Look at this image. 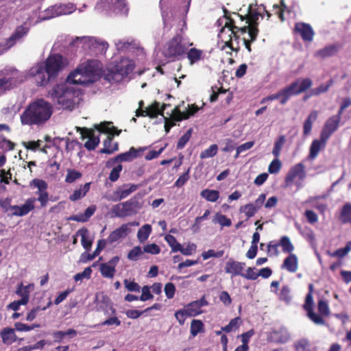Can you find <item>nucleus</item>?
<instances>
[{"instance_id": "nucleus-1", "label": "nucleus", "mask_w": 351, "mask_h": 351, "mask_svg": "<svg viewBox=\"0 0 351 351\" xmlns=\"http://www.w3.org/2000/svg\"><path fill=\"white\" fill-rule=\"evenodd\" d=\"M99 69V63L94 60L80 64L68 75L65 83L58 84L53 88L51 97L61 108L73 110L80 103L81 93L71 85H86L93 83L97 79Z\"/></svg>"}, {"instance_id": "nucleus-2", "label": "nucleus", "mask_w": 351, "mask_h": 351, "mask_svg": "<svg viewBox=\"0 0 351 351\" xmlns=\"http://www.w3.org/2000/svg\"><path fill=\"white\" fill-rule=\"evenodd\" d=\"M53 112V106L44 99H38L30 103L20 117L23 125L40 126L47 122Z\"/></svg>"}, {"instance_id": "nucleus-3", "label": "nucleus", "mask_w": 351, "mask_h": 351, "mask_svg": "<svg viewBox=\"0 0 351 351\" xmlns=\"http://www.w3.org/2000/svg\"><path fill=\"white\" fill-rule=\"evenodd\" d=\"M31 187H35L38 189L36 195L38 198H27L23 204L21 206H10L8 210L11 212V215L14 216L23 217L27 215L35 208V203L38 201L41 207H45L49 200V193L47 192L48 184L43 180L34 179L30 182Z\"/></svg>"}, {"instance_id": "nucleus-4", "label": "nucleus", "mask_w": 351, "mask_h": 351, "mask_svg": "<svg viewBox=\"0 0 351 351\" xmlns=\"http://www.w3.org/2000/svg\"><path fill=\"white\" fill-rule=\"evenodd\" d=\"M134 68V62L128 58H122L115 64L108 69L105 79L110 83H119L127 79Z\"/></svg>"}, {"instance_id": "nucleus-5", "label": "nucleus", "mask_w": 351, "mask_h": 351, "mask_svg": "<svg viewBox=\"0 0 351 351\" xmlns=\"http://www.w3.org/2000/svg\"><path fill=\"white\" fill-rule=\"evenodd\" d=\"M71 45L77 48L81 47L85 51L93 54L104 53L108 45L106 42L93 37H77Z\"/></svg>"}, {"instance_id": "nucleus-6", "label": "nucleus", "mask_w": 351, "mask_h": 351, "mask_svg": "<svg viewBox=\"0 0 351 351\" xmlns=\"http://www.w3.org/2000/svg\"><path fill=\"white\" fill-rule=\"evenodd\" d=\"M225 20L224 27L221 29L218 36L226 46L229 47L232 49H235L238 47L240 27L234 24V22L232 19L226 18Z\"/></svg>"}, {"instance_id": "nucleus-7", "label": "nucleus", "mask_w": 351, "mask_h": 351, "mask_svg": "<svg viewBox=\"0 0 351 351\" xmlns=\"http://www.w3.org/2000/svg\"><path fill=\"white\" fill-rule=\"evenodd\" d=\"M24 77V80L21 82L26 80L28 77L33 78L34 83L38 86H45L48 83L53 80L47 74V71L44 66V63H37L25 72H20Z\"/></svg>"}, {"instance_id": "nucleus-8", "label": "nucleus", "mask_w": 351, "mask_h": 351, "mask_svg": "<svg viewBox=\"0 0 351 351\" xmlns=\"http://www.w3.org/2000/svg\"><path fill=\"white\" fill-rule=\"evenodd\" d=\"M141 204L134 199L114 205L110 210L112 217L123 218L137 213L141 208Z\"/></svg>"}, {"instance_id": "nucleus-9", "label": "nucleus", "mask_w": 351, "mask_h": 351, "mask_svg": "<svg viewBox=\"0 0 351 351\" xmlns=\"http://www.w3.org/2000/svg\"><path fill=\"white\" fill-rule=\"evenodd\" d=\"M188 47L182 43V38L177 35L169 40L162 49L163 55L172 60L179 59V58L186 53Z\"/></svg>"}, {"instance_id": "nucleus-10", "label": "nucleus", "mask_w": 351, "mask_h": 351, "mask_svg": "<svg viewBox=\"0 0 351 351\" xmlns=\"http://www.w3.org/2000/svg\"><path fill=\"white\" fill-rule=\"evenodd\" d=\"M1 72L3 77L0 78V94L21 83L24 80L23 75L12 67H6Z\"/></svg>"}, {"instance_id": "nucleus-11", "label": "nucleus", "mask_w": 351, "mask_h": 351, "mask_svg": "<svg viewBox=\"0 0 351 351\" xmlns=\"http://www.w3.org/2000/svg\"><path fill=\"white\" fill-rule=\"evenodd\" d=\"M44 63L47 74L53 80L55 79L59 73L68 64L67 60L60 54L49 56Z\"/></svg>"}, {"instance_id": "nucleus-12", "label": "nucleus", "mask_w": 351, "mask_h": 351, "mask_svg": "<svg viewBox=\"0 0 351 351\" xmlns=\"http://www.w3.org/2000/svg\"><path fill=\"white\" fill-rule=\"evenodd\" d=\"M306 178L305 167L302 162L293 166L288 171L285 183L286 187H289L293 184L300 189L302 186V182Z\"/></svg>"}, {"instance_id": "nucleus-13", "label": "nucleus", "mask_w": 351, "mask_h": 351, "mask_svg": "<svg viewBox=\"0 0 351 351\" xmlns=\"http://www.w3.org/2000/svg\"><path fill=\"white\" fill-rule=\"evenodd\" d=\"M97 8L124 14L128 11L125 0H98Z\"/></svg>"}, {"instance_id": "nucleus-14", "label": "nucleus", "mask_w": 351, "mask_h": 351, "mask_svg": "<svg viewBox=\"0 0 351 351\" xmlns=\"http://www.w3.org/2000/svg\"><path fill=\"white\" fill-rule=\"evenodd\" d=\"M340 120L341 116L338 114L327 119L320 134L323 141H327L332 134L337 130Z\"/></svg>"}, {"instance_id": "nucleus-15", "label": "nucleus", "mask_w": 351, "mask_h": 351, "mask_svg": "<svg viewBox=\"0 0 351 351\" xmlns=\"http://www.w3.org/2000/svg\"><path fill=\"white\" fill-rule=\"evenodd\" d=\"M146 149V147H140L139 149H135L134 147H131L128 152L121 154L113 158L112 160L108 161L107 162V166H110L111 164H114L117 162H128L132 161L134 158L138 157V154L139 152H143Z\"/></svg>"}, {"instance_id": "nucleus-16", "label": "nucleus", "mask_w": 351, "mask_h": 351, "mask_svg": "<svg viewBox=\"0 0 351 351\" xmlns=\"http://www.w3.org/2000/svg\"><path fill=\"white\" fill-rule=\"evenodd\" d=\"M119 261V256H114L108 262L100 264L99 271L104 278H112L115 274V268Z\"/></svg>"}, {"instance_id": "nucleus-17", "label": "nucleus", "mask_w": 351, "mask_h": 351, "mask_svg": "<svg viewBox=\"0 0 351 351\" xmlns=\"http://www.w3.org/2000/svg\"><path fill=\"white\" fill-rule=\"evenodd\" d=\"M239 32L240 36H242L245 47L248 51H251L250 43L256 40L258 34V29L252 27L247 31L246 27H240Z\"/></svg>"}, {"instance_id": "nucleus-18", "label": "nucleus", "mask_w": 351, "mask_h": 351, "mask_svg": "<svg viewBox=\"0 0 351 351\" xmlns=\"http://www.w3.org/2000/svg\"><path fill=\"white\" fill-rule=\"evenodd\" d=\"M295 30L298 33L304 41L311 42L315 35L312 27L305 23H298L295 24Z\"/></svg>"}, {"instance_id": "nucleus-19", "label": "nucleus", "mask_w": 351, "mask_h": 351, "mask_svg": "<svg viewBox=\"0 0 351 351\" xmlns=\"http://www.w3.org/2000/svg\"><path fill=\"white\" fill-rule=\"evenodd\" d=\"M245 264L244 263L229 260L226 263L225 271L230 274L232 277L237 276H242L244 271Z\"/></svg>"}, {"instance_id": "nucleus-20", "label": "nucleus", "mask_w": 351, "mask_h": 351, "mask_svg": "<svg viewBox=\"0 0 351 351\" xmlns=\"http://www.w3.org/2000/svg\"><path fill=\"white\" fill-rule=\"evenodd\" d=\"M164 108L165 106L161 108L160 103L155 101L154 104L147 108L146 110H137L136 112V115L137 117L149 116L150 117L154 118L156 117L158 114H161L162 113Z\"/></svg>"}, {"instance_id": "nucleus-21", "label": "nucleus", "mask_w": 351, "mask_h": 351, "mask_svg": "<svg viewBox=\"0 0 351 351\" xmlns=\"http://www.w3.org/2000/svg\"><path fill=\"white\" fill-rule=\"evenodd\" d=\"M34 284H29L26 286H24L23 283L18 285L16 294L21 297L20 300L23 305H26L29 302L30 291L34 289Z\"/></svg>"}, {"instance_id": "nucleus-22", "label": "nucleus", "mask_w": 351, "mask_h": 351, "mask_svg": "<svg viewBox=\"0 0 351 351\" xmlns=\"http://www.w3.org/2000/svg\"><path fill=\"white\" fill-rule=\"evenodd\" d=\"M84 132H82V137L83 138H88V140L86 141L84 144V147L88 150L95 149L99 143V136H95L93 133V131H91L90 130H84Z\"/></svg>"}, {"instance_id": "nucleus-23", "label": "nucleus", "mask_w": 351, "mask_h": 351, "mask_svg": "<svg viewBox=\"0 0 351 351\" xmlns=\"http://www.w3.org/2000/svg\"><path fill=\"white\" fill-rule=\"evenodd\" d=\"M269 338L273 341L284 343L289 341L290 335L286 328H280L278 330L272 331Z\"/></svg>"}, {"instance_id": "nucleus-24", "label": "nucleus", "mask_w": 351, "mask_h": 351, "mask_svg": "<svg viewBox=\"0 0 351 351\" xmlns=\"http://www.w3.org/2000/svg\"><path fill=\"white\" fill-rule=\"evenodd\" d=\"M128 234L127 226L122 224L110 234L106 240V243H113L120 239L125 238Z\"/></svg>"}, {"instance_id": "nucleus-25", "label": "nucleus", "mask_w": 351, "mask_h": 351, "mask_svg": "<svg viewBox=\"0 0 351 351\" xmlns=\"http://www.w3.org/2000/svg\"><path fill=\"white\" fill-rule=\"evenodd\" d=\"M28 32V28L25 26L17 27L15 32L6 40L8 47H12L16 42L19 41Z\"/></svg>"}, {"instance_id": "nucleus-26", "label": "nucleus", "mask_w": 351, "mask_h": 351, "mask_svg": "<svg viewBox=\"0 0 351 351\" xmlns=\"http://www.w3.org/2000/svg\"><path fill=\"white\" fill-rule=\"evenodd\" d=\"M282 268L294 273L298 268V259L295 254L291 253L283 261Z\"/></svg>"}, {"instance_id": "nucleus-27", "label": "nucleus", "mask_w": 351, "mask_h": 351, "mask_svg": "<svg viewBox=\"0 0 351 351\" xmlns=\"http://www.w3.org/2000/svg\"><path fill=\"white\" fill-rule=\"evenodd\" d=\"M186 57L189 61V64L193 65L204 60L205 53L201 49L191 48L186 53Z\"/></svg>"}, {"instance_id": "nucleus-28", "label": "nucleus", "mask_w": 351, "mask_h": 351, "mask_svg": "<svg viewBox=\"0 0 351 351\" xmlns=\"http://www.w3.org/2000/svg\"><path fill=\"white\" fill-rule=\"evenodd\" d=\"M199 108L197 106L192 104L189 106V108L186 112H180L178 109H175L173 112V117L176 121L186 119L197 112Z\"/></svg>"}, {"instance_id": "nucleus-29", "label": "nucleus", "mask_w": 351, "mask_h": 351, "mask_svg": "<svg viewBox=\"0 0 351 351\" xmlns=\"http://www.w3.org/2000/svg\"><path fill=\"white\" fill-rule=\"evenodd\" d=\"M291 84L295 85V93L298 95L308 89L313 85V82L309 78H304L298 79Z\"/></svg>"}, {"instance_id": "nucleus-30", "label": "nucleus", "mask_w": 351, "mask_h": 351, "mask_svg": "<svg viewBox=\"0 0 351 351\" xmlns=\"http://www.w3.org/2000/svg\"><path fill=\"white\" fill-rule=\"evenodd\" d=\"M326 141H323V140L319 138V140H314L310 147V153L308 156V158L310 160H314L318 155L320 150L324 147Z\"/></svg>"}, {"instance_id": "nucleus-31", "label": "nucleus", "mask_w": 351, "mask_h": 351, "mask_svg": "<svg viewBox=\"0 0 351 351\" xmlns=\"http://www.w3.org/2000/svg\"><path fill=\"white\" fill-rule=\"evenodd\" d=\"M1 337L4 344L10 345L16 341V335L14 329L11 328H5L1 332Z\"/></svg>"}, {"instance_id": "nucleus-32", "label": "nucleus", "mask_w": 351, "mask_h": 351, "mask_svg": "<svg viewBox=\"0 0 351 351\" xmlns=\"http://www.w3.org/2000/svg\"><path fill=\"white\" fill-rule=\"evenodd\" d=\"M76 234L81 237L82 245L86 251H88L92 246L93 239L89 237L88 230L86 228L80 229Z\"/></svg>"}, {"instance_id": "nucleus-33", "label": "nucleus", "mask_w": 351, "mask_h": 351, "mask_svg": "<svg viewBox=\"0 0 351 351\" xmlns=\"http://www.w3.org/2000/svg\"><path fill=\"white\" fill-rule=\"evenodd\" d=\"M95 210L96 207L95 206H89L86 209L84 214L72 215L69 217V219L75 221L86 222L94 214Z\"/></svg>"}, {"instance_id": "nucleus-34", "label": "nucleus", "mask_w": 351, "mask_h": 351, "mask_svg": "<svg viewBox=\"0 0 351 351\" xmlns=\"http://www.w3.org/2000/svg\"><path fill=\"white\" fill-rule=\"evenodd\" d=\"M318 112L316 110H313L310 112L308 117L304 122L303 133L304 135L307 136L310 134L312 130L313 123L317 118Z\"/></svg>"}, {"instance_id": "nucleus-35", "label": "nucleus", "mask_w": 351, "mask_h": 351, "mask_svg": "<svg viewBox=\"0 0 351 351\" xmlns=\"http://www.w3.org/2000/svg\"><path fill=\"white\" fill-rule=\"evenodd\" d=\"M294 87L295 85L290 84L289 86L278 92L280 97V102L281 104H286L288 99L291 96L297 95L296 93H295Z\"/></svg>"}, {"instance_id": "nucleus-36", "label": "nucleus", "mask_w": 351, "mask_h": 351, "mask_svg": "<svg viewBox=\"0 0 351 351\" xmlns=\"http://www.w3.org/2000/svg\"><path fill=\"white\" fill-rule=\"evenodd\" d=\"M138 186L136 184L123 185L117 189L118 197L115 199H123L130 195L132 193L137 189Z\"/></svg>"}, {"instance_id": "nucleus-37", "label": "nucleus", "mask_w": 351, "mask_h": 351, "mask_svg": "<svg viewBox=\"0 0 351 351\" xmlns=\"http://www.w3.org/2000/svg\"><path fill=\"white\" fill-rule=\"evenodd\" d=\"M338 51V46L336 45H330L324 48L317 51L315 56L321 58H326L334 56Z\"/></svg>"}, {"instance_id": "nucleus-38", "label": "nucleus", "mask_w": 351, "mask_h": 351, "mask_svg": "<svg viewBox=\"0 0 351 351\" xmlns=\"http://www.w3.org/2000/svg\"><path fill=\"white\" fill-rule=\"evenodd\" d=\"M152 231L151 225L145 224L143 225L137 232V239L139 243H145L150 236Z\"/></svg>"}, {"instance_id": "nucleus-39", "label": "nucleus", "mask_w": 351, "mask_h": 351, "mask_svg": "<svg viewBox=\"0 0 351 351\" xmlns=\"http://www.w3.org/2000/svg\"><path fill=\"white\" fill-rule=\"evenodd\" d=\"M90 189V183L81 185L79 189L75 190L69 196L70 200L75 202L84 197Z\"/></svg>"}, {"instance_id": "nucleus-40", "label": "nucleus", "mask_w": 351, "mask_h": 351, "mask_svg": "<svg viewBox=\"0 0 351 351\" xmlns=\"http://www.w3.org/2000/svg\"><path fill=\"white\" fill-rule=\"evenodd\" d=\"M75 10V8L72 3L59 4L57 5V12L55 14V15L59 16L64 14H70L73 12Z\"/></svg>"}, {"instance_id": "nucleus-41", "label": "nucleus", "mask_w": 351, "mask_h": 351, "mask_svg": "<svg viewBox=\"0 0 351 351\" xmlns=\"http://www.w3.org/2000/svg\"><path fill=\"white\" fill-rule=\"evenodd\" d=\"M200 195L208 202H215L219 197V193L216 190L204 189Z\"/></svg>"}, {"instance_id": "nucleus-42", "label": "nucleus", "mask_w": 351, "mask_h": 351, "mask_svg": "<svg viewBox=\"0 0 351 351\" xmlns=\"http://www.w3.org/2000/svg\"><path fill=\"white\" fill-rule=\"evenodd\" d=\"M343 223H351V204H346L342 209L339 217Z\"/></svg>"}, {"instance_id": "nucleus-43", "label": "nucleus", "mask_w": 351, "mask_h": 351, "mask_svg": "<svg viewBox=\"0 0 351 351\" xmlns=\"http://www.w3.org/2000/svg\"><path fill=\"white\" fill-rule=\"evenodd\" d=\"M333 80H330L326 84H322L318 87L313 88L310 92L309 96H317L322 93H326L328 90L329 88L332 85Z\"/></svg>"}, {"instance_id": "nucleus-44", "label": "nucleus", "mask_w": 351, "mask_h": 351, "mask_svg": "<svg viewBox=\"0 0 351 351\" xmlns=\"http://www.w3.org/2000/svg\"><path fill=\"white\" fill-rule=\"evenodd\" d=\"M204 324L202 321L193 319L191 323L190 331L193 337L197 336L199 333L203 332Z\"/></svg>"}, {"instance_id": "nucleus-45", "label": "nucleus", "mask_w": 351, "mask_h": 351, "mask_svg": "<svg viewBox=\"0 0 351 351\" xmlns=\"http://www.w3.org/2000/svg\"><path fill=\"white\" fill-rule=\"evenodd\" d=\"M189 317H195L202 313L201 308L198 306V303L195 301L189 303L185 306Z\"/></svg>"}, {"instance_id": "nucleus-46", "label": "nucleus", "mask_w": 351, "mask_h": 351, "mask_svg": "<svg viewBox=\"0 0 351 351\" xmlns=\"http://www.w3.org/2000/svg\"><path fill=\"white\" fill-rule=\"evenodd\" d=\"M12 180L10 170L0 169V189H5L4 185L9 184Z\"/></svg>"}, {"instance_id": "nucleus-47", "label": "nucleus", "mask_w": 351, "mask_h": 351, "mask_svg": "<svg viewBox=\"0 0 351 351\" xmlns=\"http://www.w3.org/2000/svg\"><path fill=\"white\" fill-rule=\"evenodd\" d=\"M213 222L215 223H219L221 227H229L232 224L231 220L221 213H217L215 215Z\"/></svg>"}, {"instance_id": "nucleus-48", "label": "nucleus", "mask_w": 351, "mask_h": 351, "mask_svg": "<svg viewBox=\"0 0 351 351\" xmlns=\"http://www.w3.org/2000/svg\"><path fill=\"white\" fill-rule=\"evenodd\" d=\"M280 245L282 247V251L286 253H289V254L294 250L293 244L291 243L289 238L287 236H284L280 239Z\"/></svg>"}, {"instance_id": "nucleus-49", "label": "nucleus", "mask_w": 351, "mask_h": 351, "mask_svg": "<svg viewBox=\"0 0 351 351\" xmlns=\"http://www.w3.org/2000/svg\"><path fill=\"white\" fill-rule=\"evenodd\" d=\"M143 250H142L140 246H135L129 251L127 257L130 261H136L143 255Z\"/></svg>"}, {"instance_id": "nucleus-50", "label": "nucleus", "mask_w": 351, "mask_h": 351, "mask_svg": "<svg viewBox=\"0 0 351 351\" xmlns=\"http://www.w3.org/2000/svg\"><path fill=\"white\" fill-rule=\"evenodd\" d=\"M285 143V136H280L274 143L272 154L276 158H278L280 154L281 149Z\"/></svg>"}, {"instance_id": "nucleus-51", "label": "nucleus", "mask_w": 351, "mask_h": 351, "mask_svg": "<svg viewBox=\"0 0 351 351\" xmlns=\"http://www.w3.org/2000/svg\"><path fill=\"white\" fill-rule=\"evenodd\" d=\"M351 251V241L346 243V246L343 248H339L330 255L332 257L343 258L346 256Z\"/></svg>"}, {"instance_id": "nucleus-52", "label": "nucleus", "mask_w": 351, "mask_h": 351, "mask_svg": "<svg viewBox=\"0 0 351 351\" xmlns=\"http://www.w3.org/2000/svg\"><path fill=\"white\" fill-rule=\"evenodd\" d=\"M241 323V318L239 317H235L231 319L228 325L222 327L221 330L226 332H230L231 331L236 330L239 328Z\"/></svg>"}, {"instance_id": "nucleus-53", "label": "nucleus", "mask_w": 351, "mask_h": 351, "mask_svg": "<svg viewBox=\"0 0 351 351\" xmlns=\"http://www.w3.org/2000/svg\"><path fill=\"white\" fill-rule=\"evenodd\" d=\"M218 147L217 145H211L208 149H204L200 154V158L205 159L215 156L217 153Z\"/></svg>"}, {"instance_id": "nucleus-54", "label": "nucleus", "mask_w": 351, "mask_h": 351, "mask_svg": "<svg viewBox=\"0 0 351 351\" xmlns=\"http://www.w3.org/2000/svg\"><path fill=\"white\" fill-rule=\"evenodd\" d=\"M82 177V173L75 169H68L65 178V182L73 183Z\"/></svg>"}, {"instance_id": "nucleus-55", "label": "nucleus", "mask_w": 351, "mask_h": 351, "mask_svg": "<svg viewBox=\"0 0 351 351\" xmlns=\"http://www.w3.org/2000/svg\"><path fill=\"white\" fill-rule=\"evenodd\" d=\"M106 241L105 239H100L97 242V248L95 250L93 254L87 255V261H91L97 256L101 251L106 247Z\"/></svg>"}, {"instance_id": "nucleus-56", "label": "nucleus", "mask_w": 351, "mask_h": 351, "mask_svg": "<svg viewBox=\"0 0 351 351\" xmlns=\"http://www.w3.org/2000/svg\"><path fill=\"white\" fill-rule=\"evenodd\" d=\"M165 240L169 244V245L171 247V250L173 252H178V250L181 245L180 244L175 237L171 234H167L165 237Z\"/></svg>"}, {"instance_id": "nucleus-57", "label": "nucleus", "mask_w": 351, "mask_h": 351, "mask_svg": "<svg viewBox=\"0 0 351 351\" xmlns=\"http://www.w3.org/2000/svg\"><path fill=\"white\" fill-rule=\"evenodd\" d=\"M165 0H160V5L162 12V16L163 19V23L165 28H168V25H171V17H173V14H171V16L169 15L168 12H166L165 10Z\"/></svg>"}, {"instance_id": "nucleus-58", "label": "nucleus", "mask_w": 351, "mask_h": 351, "mask_svg": "<svg viewBox=\"0 0 351 351\" xmlns=\"http://www.w3.org/2000/svg\"><path fill=\"white\" fill-rule=\"evenodd\" d=\"M224 254L223 250L215 252L214 250H208L202 253L203 260L206 261L210 258H221Z\"/></svg>"}, {"instance_id": "nucleus-59", "label": "nucleus", "mask_w": 351, "mask_h": 351, "mask_svg": "<svg viewBox=\"0 0 351 351\" xmlns=\"http://www.w3.org/2000/svg\"><path fill=\"white\" fill-rule=\"evenodd\" d=\"M239 210L241 213H245L247 218L253 217L258 211V210L251 203L241 206Z\"/></svg>"}, {"instance_id": "nucleus-60", "label": "nucleus", "mask_w": 351, "mask_h": 351, "mask_svg": "<svg viewBox=\"0 0 351 351\" xmlns=\"http://www.w3.org/2000/svg\"><path fill=\"white\" fill-rule=\"evenodd\" d=\"M125 288L130 292L139 293L141 291L140 285L134 281H131L128 279L123 280Z\"/></svg>"}, {"instance_id": "nucleus-61", "label": "nucleus", "mask_w": 351, "mask_h": 351, "mask_svg": "<svg viewBox=\"0 0 351 351\" xmlns=\"http://www.w3.org/2000/svg\"><path fill=\"white\" fill-rule=\"evenodd\" d=\"M294 347L296 351H311L309 342L305 339L295 342Z\"/></svg>"}, {"instance_id": "nucleus-62", "label": "nucleus", "mask_w": 351, "mask_h": 351, "mask_svg": "<svg viewBox=\"0 0 351 351\" xmlns=\"http://www.w3.org/2000/svg\"><path fill=\"white\" fill-rule=\"evenodd\" d=\"M279 298L281 300H283L287 303L291 301V289L288 286L285 285L282 287L279 294Z\"/></svg>"}, {"instance_id": "nucleus-63", "label": "nucleus", "mask_w": 351, "mask_h": 351, "mask_svg": "<svg viewBox=\"0 0 351 351\" xmlns=\"http://www.w3.org/2000/svg\"><path fill=\"white\" fill-rule=\"evenodd\" d=\"M196 250V245L193 243H189L186 245V247H182L180 245L178 252H180L182 254L185 256L192 255Z\"/></svg>"}, {"instance_id": "nucleus-64", "label": "nucleus", "mask_w": 351, "mask_h": 351, "mask_svg": "<svg viewBox=\"0 0 351 351\" xmlns=\"http://www.w3.org/2000/svg\"><path fill=\"white\" fill-rule=\"evenodd\" d=\"M143 252L145 253L156 255L160 252V248L155 243H150L144 245Z\"/></svg>"}]
</instances>
